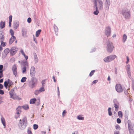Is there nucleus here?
Masks as SVG:
<instances>
[{"instance_id":"52","label":"nucleus","mask_w":134,"mask_h":134,"mask_svg":"<svg viewBox=\"0 0 134 134\" xmlns=\"http://www.w3.org/2000/svg\"><path fill=\"white\" fill-rule=\"evenodd\" d=\"M98 80H94V81H93L92 82V84H95L97 82H98Z\"/></svg>"},{"instance_id":"36","label":"nucleus","mask_w":134,"mask_h":134,"mask_svg":"<svg viewBox=\"0 0 134 134\" xmlns=\"http://www.w3.org/2000/svg\"><path fill=\"white\" fill-rule=\"evenodd\" d=\"M10 33L12 36H14V32L13 31L12 29H10Z\"/></svg>"},{"instance_id":"27","label":"nucleus","mask_w":134,"mask_h":134,"mask_svg":"<svg viewBox=\"0 0 134 134\" xmlns=\"http://www.w3.org/2000/svg\"><path fill=\"white\" fill-rule=\"evenodd\" d=\"M10 51L9 49L8 48H6L4 50V53L6 55H7Z\"/></svg>"},{"instance_id":"24","label":"nucleus","mask_w":134,"mask_h":134,"mask_svg":"<svg viewBox=\"0 0 134 134\" xmlns=\"http://www.w3.org/2000/svg\"><path fill=\"white\" fill-rule=\"evenodd\" d=\"M127 38V36L125 34H124L123 36L122 42L124 43L125 42Z\"/></svg>"},{"instance_id":"45","label":"nucleus","mask_w":134,"mask_h":134,"mask_svg":"<svg viewBox=\"0 0 134 134\" xmlns=\"http://www.w3.org/2000/svg\"><path fill=\"white\" fill-rule=\"evenodd\" d=\"M98 4H103V2L102 0H96Z\"/></svg>"},{"instance_id":"30","label":"nucleus","mask_w":134,"mask_h":134,"mask_svg":"<svg viewBox=\"0 0 134 134\" xmlns=\"http://www.w3.org/2000/svg\"><path fill=\"white\" fill-rule=\"evenodd\" d=\"M41 31V30H39L36 32V37H38V36Z\"/></svg>"},{"instance_id":"4","label":"nucleus","mask_w":134,"mask_h":134,"mask_svg":"<svg viewBox=\"0 0 134 134\" xmlns=\"http://www.w3.org/2000/svg\"><path fill=\"white\" fill-rule=\"evenodd\" d=\"M93 9H97L100 10H102L103 9V4H98L94 0Z\"/></svg>"},{"instance_id":"15","label":"nucleus","mask_w":134,"mask_h":134,"mask_svg":"<svg viewBox=\"0 0 134 134\" xmlns=\"http://www.w3.org/2000/svg\"><path fill=\"white\" fill-rule=\"evenodd\" d=\"M22 32L23 36L24 37L26 36V30L24 29H23L22 30Z\"/></svg>"},{"instance_id":"20","label":"nucleus","mask_w":134,"mask_h":134,"mask_svg":"<svg viewBox=\"0 0 134 134\" xmlns=\"http://www.w3.org/2000/svg\"><path fill=\"white\" fill-rule=\"evenodd\" d=\"M42 91V87H41L39 90H36L35 92V95H37Z\"/></svg>"},{"instance_id":"9","label":"nucleus","mask_w":134,"mask_h":134,"mask_svg":"<svg viewBox=\"0 0 134 134\" xmlns=\"http://www.w3.org/2000/svg\"><path fill=\"white\" fill-rule=\"evenodd\" d=\"M18 50L17 48L15 47H12L10 50V54L12 55H13L17 52Z\"/></svg>"},{"instance_id":"55","label":"nucleus","mask_w":134,"mask_h":134,"mask_svg":"<svg viewBox=\"0 0 134 134\" xmlns=\"http://www.w3.org/2000/svg\"><path fill=\"white\" fill-rule=\"evenodd\" d=\"M19 26V24L16 23V24L14 25V26L16 27V28L18 27Z\"/></svg>"},{"instance_id":"10","label":"nucleus","mask_w":134,"mask_h":134,"mask_svg":"<svg viewBox=\"0 0 134 134\" xmlns=\"http://www.w3.org/2000/svg\"><path fill=\"white\" fill-rule=\"evenodd\" d=\"M17 68L16 65H14L12 68V70L13 71V74L16 77L17 76V71L16 70Z\"/></svg>"},{"instance_id":"28","label":"nucleus","mask_w":134,"mask_h":134,"mask_svg":"<svg viewBox=\"0 0 134 134\" xmlns=\"http://www.w3.org/2000/svg\"><path fill=\"white\" fill-rule=\"evenodd\" d=\"M4 40V36L2 33H0V41H3Z\"/></svg>"},{"instance_id":"14","label":"nucleus","mask_w":134,"mask_h":134,"mask_svg":"<svg viewBox=\"0 0 134 134\" xmlns=\"http://www.w3.org/2000/svg\"><path fill=\"white\" fill-rule=\"evenodd\" d=\"M109 59L110 60V62L114 60L115 58L116 57V56L115 55H109Z\"/></svg>"},{"instance_id":"35","label":"nucleus","mask_w":134,"mask_h":134,"mask_svg":"<svg viewBox=\"0 0 134 134\" xmlns=\"http://www.w3.org/2000/svg\"><path fill=\"white\" fill-rule=\"evenodd\" d=\"M118 115L120 118L122 117V113L121 111H119L118 112Z\"/></svg>"},{"instance_id":"3","label":"nucleus","mask_w":134,"mask_h":134,"mask_svg":"<svg viewBox=\"0 0 134 134\" xmlns=\"http://www.w3.org/2000/svg\"><path fill=\"white\" fill-rule=\"evenodd\" d=\"M121 14L126 20L129 19L130 17V11L127 9H123Z\"/></svg>"},{"instance_id":"44","label":"nucleus","mask_w":134,"mask_h":134,"mask_svg":"<svg viewBox=\"0 0 134 134\" xmlns=\"http://www.w3.org/2000/svg\"><path fill=\"white\" fill-rule=\"evenodd\" d=\"M1 44L2 46L4 47L6 45V43L4 42L3 41H1Z\"/></svg>"},{"instance_id":"5","label":"nucleus","mask_w":134,"mask_h":134,"mask_svg":"<svg viewBox=\"0 0 134 134\" xmlns=\"http://www.w3.org/2000/svg\"><path fill=\"white\" fill-rule=\"evenodd\" d=\"M104 2L105 10H108L110 4V0H104Z\"/></svg>"},{"instance_id":"39","label":"nucleus","mask_w":134,"mask_h":134,"mask_svg":"<svg viewBox=\"0 0 134 134\" xmlns=\"http://www.w3.org/2000/svg\"><path fill=\"white\" fill-rule=\"evenodd\" d=\"M114 107L115 108L116 110H118L119 106V104H114Z\"/></svg>"},{"instance_id":"11","label":"nucleus","mask_w":134,"mask_h":134,"mask_svg":"<svg viewBox=\"0 0 134 134\" xmlns=\"http://www.w3.org/2000/svg\"><path fill=\"white\" fill-rule=\"evenodd\" d=\"M35 73V68L34 66H32L31 68L30 71V74L31 76H34Z\"/></svg>"},{"instance_id":"37","label":"nucleus","mask_w":134,"mask_h":134,"mask_svg":"<svg viewBox=\"0 0 134 134\" xmlns=\"http://www.w3.org/2000/svg\"><path fill=\"white\" fill-rule=\"evenodd\" d=\"M54 30L55 32H58V29L57 27L55 25V24L54 25Z\"/></svg>"},{"instance_id":"25","label":"nucleus","mask_w":134,"mask_h":134,"mask_svg":"<svg viewBox=\"0 0 134 134\" xmlns=\"http://www.w3.org/2000/svg\"><path fill=\"white\" fill-rule=\"evenodd\" d=\"M93 9L95 10L93 12V14L95 15H97L99 13V9Z\"/></svg>"},{"instance_id":"61","label":"nucleus","mask_w":134,"mask_h":134,"mask_svg":"<svg viewBox=\"0 0 134 134\" xmlns=\"http://www.w3.org/2000/svg\"><path fill=\"white\" fill-rule=\"evenodd\" d=\"M3 87V85L2 84H0V88L2 89Z\"/></svg>"},{"instance_id":"43","label":"nucleus","mask_w":134,"mask_h":134,"mask_svg":"<svg viewBox=\"0 0 134 134\" xmlns=\"http://www.w3.org/2000/svg\"><path fill=\"white\" fill-rule=\"evenodd\" d=\"M38 127V125L36 124H34L33 125L34 129L35 130L37 129Z\"/></svg>"},{"instance_id":"49","label":"nucleus","mask_w":134,"mask_h":134,"mask_svg":"<svg viewBox=\"0 0 134 134\" xmlns=\"http://www.w3.org/2000/svg\"><path fill=\"white\" fill-rule=\"evenodd\" d=\"M115 128L117 130L120 128V126L118 125H116L115 126Z\"/></svg>"},{"instance_id":"2","label":"nucleus","mask_w":134,"mask_h":134,"mask_svg":"<svg viewBox=\"0 0 134 134\" xmlns=\"http://www.w3.org/2000/svg\"><path fill=\"white\" fill-rule=\"evenodd\" d=\"M114 48L112 43L108 40L107 41V46L106 47L107 51L108 53H111L113 51Z\"/></svg>"},{"instance_id":"13","label":"nucleus","mask_w":134,"mask_h":134,"mask_svg":"<svg viewBox=\"0 0 134 134\" xmlns=\"http://www.w3.org/2000/svg\"><path fill=\"white\" fill-rule=\"evenodd\" d=\"M16 39V37L15 36H12L10 38L9 41V44H12L13 42Z\"/></svg>"},{"instance_id":"21","label":"nucleus","mask_w":134,"mask_h":134,"mask_svg":"<svg viewBox=\"0 0 134 134\" xmlns=\"http://www.w3.org/2000/svg\"><path fill=\"white\" fill-rule=\"evenodd\" d=\"M12 15H10L9 16V26L10 27L11 26V22L12 21Z\"/></svg>"},{"instance_id":"38","label":"nucleus","mask_w":134,"mask_h":134,"mask_svg":"<svg viewBox=\"0 0 134 134\" xmlns=\"http://www.w3.org/2000/svg\"><path fill=\"white\" fill-rule=\"evenodd\" d=\"M21 108V106H19L16 109V110L18 111L17 113V114H19V111H20V109Z\"/></svg>"},{"instance_id":"40","label":"nucleus","mask_w":134,"mask_h":134,"mask_svg":"<svg viewBox=\"0 0 134 134\" xmlns=\"http://www.w3.org/2000/svg\"><path fill=\"white\" fill-rule=\"evenodd\" d=\"M7 81L8 82V84L9 85V86H10L11 85L13 84L12 82L9 79H8Z\"/></svg>"},{"instance_id":"58","label":"nucleus","mask_w":134,"mask_h":134,"mask_svg":"<svg viewBox=\"0 0 134 134\" xmlns=\"http://www.w3.org/2000/svg\"><path fill=\"white\" fill-rule=\"evenodd\" d=\"M66 113V111H65V110H64L63 113H62V116L63 117L64 116V114H65Z\"/></svg>"},{"instance_id":"29","label":"nucleus","mask_w":134,"mask_h":134,"mask_svg":"<svg viewBox=\"0 0 134 134\" xmlns=\"http://www.w3.org/2000/svg\"><path fill=\"white\" fill-rule=\"evenodd\" d=\"M111 108L110 107L108 109V114L110 116H111L112 115V113L111 111Z\"/></svg>"},{"instance_id":"56","label":"nucleus","mask_w":134,"mask_h":134,"mask_svg":"<svg viewBox=\"0 0 134 134\" xmlns=\"http://www.w3.org/2000/svg\"><path fill=\"white\" fill-rule=\"evenodd\" d=\"M126 58H127V60L126 62V63L127 64L129 62V59L128 56H127Z\"/></svg>"},{"instance_id":"31","label":"nucleus","mask_w":134,"mask_h":134,"mask_svg":"<svg viewBox=\"0 0 134 134\" xmlns=\"http://www.w3.org/2000/svg\"><path fill=\"white\" fill-rule=\"evenodd\" d=\"M9 84L7 81H5L4 83V85L6 89H7L8 86Z\"/></svg>"},{"instance_id":"34","label":"nucleus","mask_w":134,"mask_h":134,"mask_svg":"<svg viewBox=\"0 0 134 134\" xmlns=\"http://www.w3.org/2000/svg\"><path fill=\"white\" fill-rule=\"evenodd\" d=\"M22 107L25 110H27L29 108V107L27 105H25L23 106Z\"/></svg>"},{"instance_id":"6","label":"nucleus","mask_w":134,"mask_h":134,"mask_svg":"<svg viewBox=\"0 0 134 134\" xmlns=\"http://www.w3.org/2000/svg\"><path fill=\"white\" fill-rule=\"evenodd\" d=\"M115 89L118 92L121 93L122 92L123 89L121 85L120 84H117L115 86Z\"/></svg>"},{"instance_id":"51","label":"nucleus","mask_w":134,"mask_h":134,"mask_svg":"<svg viewBox=\"0 0 134 134\" xmlns=\"http://www.w3.org/2000/svg\"><path fill=\"white\" fill-rule=\"evenodd\" d=\"M4 93V92L3 91L0 89V94H3Z\"/></svg>"},{"instance_id":"57","label":"nucleus","mask_w":134,"mask_h":134,"mask_svg":"<svg viewBox=\"0 0 134 134\" xmlns=\"http://www.w3.org/2000/svg\"><path fill=\"white\" fill-rule=\"evenodd\" d=\"M3 68V66L2 65H0V70H2V69Z\"/></svg>"},{"instance_id":"26","label":"nucleus","mask_w":134,"mask_h":134,"mask_svg":"<svg viewBox=\"0 0 134 134\" xmlns=\"http://www.w3.org/2000/svg\"><path fill=\"white\" fill-rule=\"evenodd\" d=\"M1 119L2 122V123L4 127H5L6 126V125L4 119L2 117L1 118Z\"/></svg>"},{"instance_id":"63","label":"nucleus","mask_w":134,"mask_h":134,"mask_svg":"<svg viewBox=\"0 0 134 134\" xmlns=\"http://www.w3.org/2000/svg\"><path fill=\"white\" fill-rule=\"evenodd\" d=\"M72 134H78V133L77 131H75L74 133H72Z\"/></svg>"},{"instance_id":"16","label":"nucleus","mask_w":134,"mask_h":134,"mask_svg":"<svg viewBox=\"0 0 134 134\" xmlns=\"http://www.w3.org/2000/svg\"><path fill=\"white\" fill-rule=\"evenodd\" d=\"M109 56H107L104 58L103 59L105 63H108L110 62V59H109Z\"/></svg>"},{"instance_id":"7","label":"nucleus","mask_w":134,"mask_h":134,"mask_svg":"<svg viewBox=\"0 0 134 134\" xmlns=\"http://www.w3.org/2000/svg\"><path fill=\"white\" fill-rule=\"evenodd\" d=\"M105 33V35L108 37L110 35L111 33V28L109 26H108L106 28Z\"/></svg>"},{"instance_id":"23","label":"nucleus","mask_w":134,"mask_h":134,"mask_svg":"<svg viewBox=\"0 0 134 134\" xmlns=\"http://www.w3.org/2000/svg\"><path fill=\"white\" fill-rule=\"evenodd\" d=\"M5 25V22H3L1 21L0 23V26L1 28L3 29Z\"/></svg>"},{"instance_id":"46","label":"nucleus","mask_w":134,"mask_h":134,"mask_svg":"<svg viewBox=\"0 0 134 134\" xmlns=\"http://www.w3.org/2000/svg\"><path fill=\"white\" fill-rule=\"evenodd\" d=\"M129 131L130 134H134V131L133 129L129 130Z\"/></svg>"},{"instance_id":"22","label":"nucleus","mask_w":134,"mask_h":134,"mask_svg":"<svg viewBox=\"0 0 134 134\" xmlns=\"http://www.w3.org/2000/svg\"><path fill=\"white\" fill-rule=\"evenodd\" d=\"M36 100V99L35 98L32 99L30 100V104H34L35 103Z\"/></svg>"},{"instance_id":"17","label":"nucleus","mask_w":134,"mask_h":134,"mask_svg":"<svg viewBox=\"0 0 134 134\" xmlns=\"http://www.w3.org/2000/svg\"><path fill=\"white\" fill-rule=\"evenodd\" d=\"M20 52L24 56L26 60H27V59H28V56L25 55L24 51L22 49H21L20 50Z\"/></svg>"},{"instance_id":"19","label":"nucleus","mask_w":134,"mask_h":134,"mask_svg":"<svg viewBox=\"0 0 134 134\" xmlns=\"http://www.w3.org/2000/svg\"><path fill=\"white\" fill-rule=\"evenodd\" d=\"M82 115H80L77 116V118L78 120H83L84 119V117L82 116Z\"/></svg>"},{"instance_id":"41","label":"nucleus","mask_w":134,"mask_h":134,"mask_svg":"<svg viewBox=\"0 0 134 134\" xmlns=\"http://www.w3.org/2000/svg\"><path fill=\"white\" fill-rule=\"evenodd\" d=\"M26 77H23L22 78L21 80V82H24L26 81Z\"/></svg>"},{"instance_id":"12","label":"nucleus","mask_w":134,"mask_h":134,"mask_svg":"<svg viewBox=\"0 0 134 134\" xmlns=\"http://www.w3.org/2000/svg\"><path fill=\"white\" fill-rule=\"evenodd\" d=\"M128 130H132L133 126L131 121L128 120L127 122Z\"/></svg>"},{"instance_id":"42","label":"nucleus","mask_w":134,"mask_h":134,"mask_svg":"<svg viewBox=\"0 0 134 134\" xmlns=\"http://www.w3.org/2000/svg\"><path fill=\"white\" fill-rule=\"evenodd\" d=\"M95 72V70H94L92 71L89 74L90 76L91 77L93 75Z\"/></svg>"},{"instance_id":"53","label":"nucleus","mask_w":134,"mask_h":134,"mask_svg":"<svg viewBox=\"0 0 134 134\" xmlns=\"http://www.w3.org/2000/svg\"><path fill=\"white\" fill-rule=\"evenodd\" d=\"M119 132L118 131H115L114 132V134H119Z\"/></svg>"},{"instance_id":"50","label":"nucleus","mask_w":134,"mask_h":134,"mask_svg":"<svg viewBox=\"0 0 134 134\" xmlns=\"http://www.w3.org/2000/svg\"><path fill=\"white\" fill-rule=\"evenodd\" d=\"M114 72H115V74L116 75H117V73H118V71H117V69L116 68H115V69Z\"/></svg>"},{"instance_id":"8","label":"nucleus","mask_w":134,"mask_h":134,"mask_svg":"<svg viewBox=\"0 0 134 134\" xmlns=\"http://www.w3.org/2000/svg\"><path fill=\"white\" fill-rule=\"evenodd\" d=\"M23 65L24 67L22 69V72L23 73H24L26 71V68L28 67V64L27 62L26 61H25V62L23 63Z\"/></svg>"},{"instance_id":"64","label":"nucleus","mask_w":134,"mask_h":134,"mask_svg":"<svg viewBox=\"0 0 134 134\" xmlns=\"http://www.w3.org/2000/svg\"><path fill=\"white\" fill-rule=\"evenodd\" d=\"M3 74H0V79L2 77H3Z\"/></svg>"},{"instance_id":"62","label":"nucleus","mask_w":134,"mask_h":134,"mask_svg":"<svg viewBox=\"0 0 134 134\" xmlns=\"http://www.w3.org/2000/svg\"><path fill=\"white\" fill-rule=\"evenodd\" d=\"M52 78L54 80V82H56V80L55 79V77L54 76H53Z\"/></svg>"},{"instance_id":"59","label":"nucleus","mask_w":134,"mask_h":134,"mask_svg":"<svg viewBox=\"0 0 134 134\" xmlns=\"http://www.w3.org/2000/svg\"><path fill=\"white\" fill-rule=\"evenodd\" d=\"M46 79H44L43 80H42V85H43V84H44L45 83V81L46 80Z\"/></svg>"},{"instance_id":"48","label":"nucleus","mask_w":134,"mask_h":134,"mask_svg":"<svg viewBox=\"0 0 134 134\" xmlns=\"http://www.w3.org/2000/svg\"><path fill=\"white\" fill-rule=\"evenodd\" d=\"M31 18H29L27 19V22L28 23H30L31 22Z\"/></svg>"},{"instance_id":"32","label":"nucleus","mask_w":134,"mask_h":134,"mask_svg":"<svg viewBox=\"0 0 134 134\" xmlns=\"http://www.w3.org/2000/svg\"><path fill=\"white\" fill-rule=\"evenodd\" d=\"M113 102L114 104H119V103L117 99H113Z\"/></svg>"},{"instance_id":"1","label":"nucleus","mask_w":134,"mask_h":134,"mask_svg":"<svg viewBox=\"0 0 134 134\" xmlns=\"http://www.w3.org/2000/svg\"><path fill=\"white\" fill-rule=\"evenodd\" d=\"M27 125V118L26 117L24 118L22 120H20L19 124V127L21 129H25Z\"/></svg>"},{"instance_id":"33","label":"nucleus","mask_w":134,"mask_h":134,"mask_svg":"<svg viewBox=\"0 0 134 134\" xmlns=\"http://www.w3.org/2000/svg\"><path fill=\"white\" fill-rule=\"evenodd\" d=\"M126 70L127 71V74H129L131 73L130 72V66H127V68Z\"/></svg>"},{"instance_id":"18","label":"nucleus","mask_w":134,"mask_h":134,"mask_svg":"<svg viewBox=\"0 0 134 134\" xmlns=\"http://www.w3.org/2000/svg\"><path fill=\"white\" fill-rule=\"evenodd\" d=\"M35 83L33 80L29 82V86L31 88H33L34 87Z\"/></svg>"},{"instance_id":"47","label":"nucleus","mask_w":134,"mask_h":134,"mask_svg":"<svg viewBox=\"0 0 134 134\" xmlns=\"http://www.w3.org/2000/svg\"><path fill=\"white\" fill-rule=\"evenodd\" d=\"M118 124H120L121 123V121L120 119L118 118L116 120Z\"/></svg>"},{"instance_id":"54","label":"nucleus","mask_w":134,"mask_h":134,"mask_svg":"<svg viewBox=\"0 0 134 134\" xmlns=\"http://www.w3.org/2000/svg\"><path fill=\"white\" fill-rule=\"evenodd\" d=\"M96 50V48H93V49H92V50H91L90 51V52H95Z\"/></svg>"},{"instance_id":"60","label":"nucleus","mask_w":134,"mask_h":134,"mask_svg":"<svg viewBox=\"0 0 134 134\" xmlns=\"http://www.w3.org/2000/svg\"><path fill=\"white\" fill-rule=\"evenodd\" d=\"M34 59L35 58H37V55H36V54L35 53L34 54Z\"/></svg>"}]
</instances>
